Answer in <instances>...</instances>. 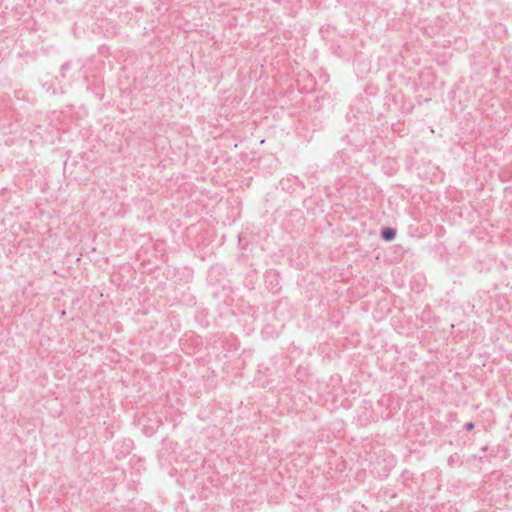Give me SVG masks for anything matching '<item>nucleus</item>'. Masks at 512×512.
<instances>
[{
    "mask_svg": "<svg viewBox=\"0 0 512 512\" xmlns=\"http://www.w3.org/2000/svg\"><path fill=\"white\" fill-rule=\"evenodd\" d=\"M395 234V230L391 228H386L382 231V237L387 241L392 240L395 237Z\"/></svg>",
    "mask_w": 512,
    "mask_h": 512,
    "instance_id": "f257e3e1",
    "label": "nucleus"
},
{
    "mask_svg": "<svg viewBox=\"0 0 512 512\" xmlns=\"http://www.w3.org/2000/svg\"><path fill=\"white\" fill-rule=\"evenodd\" d=\"M467 428H468L469 430H471V429L473 428V424H469V425L467 426Z\"/></svg>",
    "mask_w": 512,
    "mask_h": 512,
    "instance_id": "f03ea898",
    "label": "nucleus"
}]
</instances>
